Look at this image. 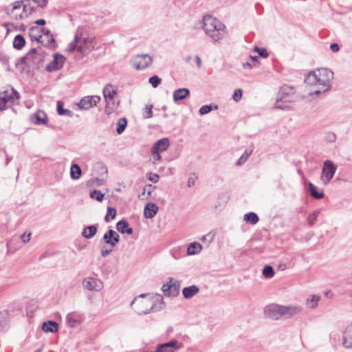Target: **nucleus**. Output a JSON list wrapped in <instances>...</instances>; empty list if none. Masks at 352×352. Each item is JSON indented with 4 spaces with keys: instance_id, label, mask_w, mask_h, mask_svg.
Instances as JSON below:
<instances>
[{
    "instance_id": "nucleus-1",
    "label": "nucleus",
    "mask_w": 352,
    "mask_h": 352,
    "mask_svg": "<svg viewBox=\"0 0 352 352\" xmlns=\"http://www.w3.org/2000/svg\"><path fill=\"white\" fill-rule=\"evenodd\" d=\"M130 306L136 313L142 315L162 310L164 303L160 294L149 296L147 294H142L133 299Z\"/></svg>"
},
{
    "instance_id": "nucleus-2",
    "label": "nucleus",
    "mask_w": 352,
    "mask_h": 352,
    "mask_svg": "<svg viewBox=\"0 0 352 352\" xmlns=\"http://www.w3.org/2000/svg\"><path fill=\"white\" fill-rule=\"evenodd\" d=\"M333 78V72L327 68H320L310 72L305 78V82L309 85H318L320 89L314 94L318 95L331 89V82Z\"/></svg>"
},
{
    "instance_id": "nucleus-3",
    "label": "nucleus",
    "mask_w": 352,
    "mask_h": 352,
    "mask_svg": "<svg viewBox=\"0 0 352 352\" xmlns=\"http://www.w3.org/2000/svg\"><path fill=\"white\" fill-rule=\"evenodd\" d=\"M302 311L300 306H284L278 304H271L265 307V316L272 320H278L281 317L289 318L298 314Z\"/></svg>"
},
{
    "instance_id": "nucleus-4",
    "label": "nucleus",
    "mask_w": 352,
    "mask_h": 352,
    "mask_svg": "<svg viewBox=\"0 0 352 352\" xmlns=\"http://www.w3.org/2000/svg\"><path fill=\"white\" fill-rule=\"evenodd\" d=\"M202 23L205 33L214 41H219L226 36V25L212 16L209 14L204 16Z\"/></svg>"
},
{
    "instance_id": "nucleus-5",
    "label": "nucleus",
    "mask_w": 352,
    "mask_h": 352,
    "mask_svg": "<svg viewBox=\"0 0 352 352\" xmlns=\"http://www.w3.org/2000/svg\"><path fill=\"white\" fill-rule=\"evenodd\" d=\"M297 96L295 88L292 86L284 85L280 87L276 98L275 108L278 109H289V107L287 103L295 102Z\"/></svg>"
},
{
    "instance_id": "nucleus-6",
    "label": "nucleus",
    "mask_w": 352,
    "mask_h": 352,
    "mask_svg": "<svg viewBox=\"0 0 352 352\" xmlns=\"http://www.w3.org/2000/svg\"><path fill=\"white\" fill-rule=\"evenodd\" d=\"M19 97V92L12 87L0 91V111H3L8 107L14 104Z\"/></svg>"
},
{
    "instance_id": "nucleus-7",
    "label": "nucleus",
    "mask_w": 352,
    "mask_h": 352,
    "mask_svg": "<svg viewBox=\"0 0 352 352\" xmlns=\"http://www.w3.org/2000/svg\"><path fill=\"white\" fill-rule=\"evenodd\" d=\"M337 166L329 160H327L323 163L320 179L324 184H327L333 177Z\"/></svg>"
},
{
    "instance_id": "nucleus-8",
    "label": "nucleus",
    "mask_w": 352,
    "mask_h": 352,
    "mask_svg": "<svg viewBox=\"0 0 352 352\" xmlns=\"http://www.w3.org/2000/svg\"><path fill=\"white\" fill-rule=\"evenodd\" d=\"M180 282L169 278L166 283L162 287V290L165 296L175 297L179 294Z\"/></svg>"
},
{
    "instance_id": "nucleus-9",
    "label": "nucleus",
    "mask_w": 352,
    "mask_h": 352,
    "mask_svg": "<svg viewBox=\"0 0 352 352\" xmlns=\"http://www.w3.org/2000/svg\"><path fill=\"white\" fill-rule=\"evenodd\" d=\"M29 52L31 54L30 56L31 67L38 69L42 67L46 55L43 50L41 48L38 50L32 48Z\"/></svg>"
},
{
    "instance_id": "nucleus-10",
    "label": "nucleus",
    "mask_w": 352,
    "mask_h": 352,
    "mask_svg": "<svg viewBox=\"0 0 352 352\" xmlns=\"http://www.w3.org/2000/svg\"><path fill=\"white\" fill-rule=\"evenodd\" d=\"M153 63V58L147 54H138L133 60V67L138 70H142L149 67Z\"/></svg>"
},
{
    "instance_id": "nucleus-11",
    "label": "nucleus",
    "mask_w": 352,
    "mask_h": 352,
    "mask_svg": "<svg viewBox=\"0 0 352 352\" xmlns=\"http://www.w3.org/2000/svg\"><path fill=\"white\" fill-rule=\"evenodd\" d=\"M23 1H18L10 5L6 9V12L11 16V18L19 20L24 18L22 11V3Z\"/></svg>"
},
{
    "instance_id": "nucleus-12",
    "label": "nucleus",
    "mask_w": 352,
    "mask_h": 352,
    "mask_svg": "<svg viewBox=\"0 0 352 352\" xmlns=\"http://www.w3.org/2000/svg\"><path fill=\"white\" fill-rule=\"evenodd\" d=\"M82 286L89 291L99 292L103 288V283L100 279L87 277L83 280Z\"/></svg>"
},
{
    "instance_id": "nucleus-13",
    "label": "nucleus",
    "mask_w": 352,
    "mask_h": 352,
    "mask_svg": "<svg viewBox=\"0 0 352 352\" xmlns=\"http://www.w3.org/2000/svg\"><path fill=\"white\" fill-rule=\"evenodd\" d=\"M78 51L81 54L79 58L87 54L94 48L92 41L89 37L82 39L78 38Z\"/></svg>"
},
{
    "instance_id": "nucleus-14",
    "label": "nucleus",
    "mask_w": 352,
    "mask_h": 352,
    "mask_svg": "<svg viewBox=\"0 0 352 352\" xmlns=\"http://www.w3.org/2000/svg\"><path fill=\"white\" fill-rule=\"evenodd\" d=\"M100 101V97L98 96H85L80 100L78 106L82 109L87 110L96 106Z\"/></svg>"
},
{
    "instance_id": "nucleus-15",
    "label": "nucleus",
    "mask_w": 352,
    "mask_h": 352,
    "mask_svg": "<svg viewBox=\"0 0 352 352\" xmlns=\"http://www.w3.org/2000/svg\"><path fill=\"white\" fill-rule=\"evenodd\" d=\"M65 57L60 54H55L53 60L46 66L47 72H54L61 69L65 63Z\"/></svg>"
},
{
    "instance_id": "nucleus-16",
    "label": "nucleus",
    "mask_w": 352,
    "mask_h": 352,
    "mask_svg": "<svg viewBox=\"0 0 352 352\" xmlns=\"http://www.w3.org/2000/svg\"><path fill=\"white\" fill-rule=\"evenodd\" d=\"M183 344L176 340H173L170 342L161 344L155 352H177L181 349Z\"/></svg>"
},
{
    "instance_id": "nucleus-17",
    "label": "nucleus",
    "mask_w": 352,
    "mask_h": 352,
    "mask_svg": "<svg viewBox=\"0 0 352 352\" xmlns=\"http://www.w3.org/2000/svg\"><path fill=\"white\" fill-rule=\"evenodd\" d=\"M103 241L105 245H109L113 248L120 241V235L113 230L110 229L104 233Z\"/></svg>"
},
{
    "instance_id": "nucleus-18",
    "label": "nucleus",
    "mask_w": 352,
    "mask_h": 352,
    "mask_svg": "<svg viewBox=\"0 0 352 352\" xmlns=\"http://www.w3.org/2000/svg\"><path fill=\"white\" fill-rule=\"evenodd\" d=\"M169 144L168 138H164L157 140L152 147V153L165 151L168 148Z\"/></svg>"
},
{
    "instance_id": "nucleus-19",
    "label": "nucleus",
    "mask_w": 352,
    "mask_h": 352,
    "mask_svg": "<svg viewBox=\"0 0 352 352\" xmlns=\"http://www.w3.org/2000/svg\"><path fill=\"white\" fill-rule=\"evenodd\" d=\"M342 345L346 349L352 348V322L346 327L343 332Z\"/></svg>"
},
{
    "instance_id": "nucleus-20",
    "label": "nucleus",
    "mask_w": 352,
    "mask_h": 352,
    "mask_svg": "<svg viewBox=\"0 0 352 352\" xmlns=\"http://www.w3.org/2000/svg\"><path fill=\"white\" fill-rule=\"evenodd\" d=\"M103 94L107 102L106 111L109 107V100H111L116 94V89L111 85H107L103 89Z\"/></svg>"
},
{
    "instance_id": "nucleus-21",
    "label": "nucleus",
    "mask_w": 352,
    "mask_h": 352,
    "mask_svg": "<svg viewBox=\"0 0 352 352\" xmlns=\"http://www.w3.org/2000/svg\"><path fill=\"white\" fill-rule=\"evenodd\" d=\"M229 200V195L227 192L221 193L218 198L216 204L214 206V210L215 212H219L224 208L226 204Z\"/></svg>"
},
{
    "instance_id": "nucleus-22",
    "label": "nucleus",
    "mask_w": 352,
    "mask_h": 352,
    "mask_svg": "<svg viewBox=\"0 0 352 352\" xmlns=\"http://www.w3.org/2000/svg\"><path fill=\"white\" fill-rule=\"evenodd\" d=\"M158 211V207L155 204H147L144 210V215L146 219H152L155 216Z\"/></svg>"
},
{
    "instance_id": "nucleus-23",
    "label": "nucleus",
    "mask_w": 352,
    "mask_h": 352,
    "mask_svg": "<svg viewBox=\"0 0 352 352\" xmlns=\"http://www.w3.org/2000/svg\"><path fill=\"white\" fill-rule=\"evenodd\" d=\"M116 229L122 234H131L133 232V228L129 227L128 221L125 219H122L117 223Z\"/></svg>"
},
{
    "instance_id": "nucleus-24",
    "label": "nucleus",
    "mask_w": 352,
    "mask_h": 352,
    "mask_svg": "<svg viewBox=\"0 0 352 352\" xmlns=\"http://www.w3.org/2000/svg\"><path fill=\"white\" fill-rule=\"evenodd\" d=\"M32 121L36 124H45L47 121V117L44 111H38L32 116Z\"/></svg>"
},
{
    "instance_id": "nucleus-25",
    "label": "nucleus",
    "mask_w": 352,
    "mask_h": 352,
    "mask_svg": "<svg viewBox=\"0 0 352 352\" xmlns=\"http://www.w3.org/2000/svg\"><path fill=\"white\" fill-rule=\"evenodd\" d=\"M97 230V224L86 226L82 230V236L87 239H90L96 235Z\"/></svg>"
},
{
    "instance_id": "nucleus-26",
    "label": "nucleus",
    "mask_w": 352,
    "mask_h": 352,
    "mask_svg": "<svg viewBox=\"0 0 352 352\" xmlns=\"http://www.w3.org/2000/svg\"><path fill=\"white\" fill-rule=\"evenodd\" d=\"M42 329L45 332L55 333L58 331V324L56 322L48 320L43 322Z\"/></svg>"
},
{
    "instance_id": "nucleus-27",
    "label": "nucleus",
    "mask_w": 352,
    "mask_h": 352,
    "mask_svg": "<svg viewBox=\"0 0 352 352\" xmlns=\"http://www.w3.org/2000/svg\"><path fill=\"white\" fill-rule=\"evenodd\" d=\"M309 192L311 196L316 199H320L324 197L323 191H318L317 187L312 183L308 184Z\"/></svg>"
},
{
    "instance_id": "nucleus-28",
    "label": "nucleus",
    "mask_w": 352,
    "mask_h": 352,
    "mask_svg": "<svg viewBox=\"0 0 352 352\" xmlns=\"http://www.w3.org/2000/svg\"><path fill=\"white\" fill-rule=\"evenodd\" d=\"M29 36L31 38L32 41H36L40 43H43V41L41 40L42 35L40 34V28L36 26H33L30 28L29 30Z\"/></svg>"
},
{
    "instance_id": "nucleus-29",
    "label": "nucleus",
    "mask_w": 352,
    "mask_h": 352,
    "mask_svg": "<svg viewBox=\"0 0 352 352\" xmlns=\"http://www.w3.org/2000/svg\"><path fill=\"white\" fill-rule=\"evenodd\" d=\"M189 95V90L186 88H180L173 92V100L175 101L182 100Z\"/></svg>"
},
{
    "instance_id": "nucleus-30",
    "label": "nucleus",
    "mask_w": 352,
    "mask_h": 352,
    "mask_svg": "<svg viewBox=\"0 0 352 352\" xmlns=\"http://www.w3.org/2000/svg\"><path fill=\"white\" fill-rule=\"evenodd\" d=\"M41 32L48 38L47 42L45 45L47 47H55L56 42L51 31L45 28H40V33Z\"/></svg>"
},
{
    "instance_id": "nucleus-31",
    "label": "nucleus",
    "mask_w": 352,
    "mask_h": 352,
    "mask_svg": "<svg viewBox=\"0 0 352 352\" xmlns=\"http://www.w3.org/2000/svg\"><path fill=\"white\" fill-rule=\"evenodd\" d=\"M182 293L185 298H191L193 296L198 293V287L196 285H192L190 287H184L183 289Z\"/></svg>"
},
{
    "instance_id": "nucleus-32",
    "label": "nucleus",
    "mask_w": 352,
    "mask_h": 352,
    "mask_svg": "<svg viewBox=\"0 0 352 352\" xmlns=\"http://www.w3.org/2000/svg\"><path fill=\"white\" fill-rule=\"evenodd\" d=\"M25 45V40L21 34H18L14 37L13 47L16 50H21Z\"/></svg>"
},
{
    "instance_id": "nucleus-33",
    "label": "nucleus",
    "mask_w": 352,
    "mask_h": 352,
    "mask_svg": "<svg viewBox=\"0 0 352 352\" xmlns=\"http://www.w3.org/2000/svg\"><path fill=\"white\" fill-rule=\"evenodd\" d=\"M81 174L82 170L80 167L76 164H72L70 168L71 177L74 179H78L80 177Z\"/></svg>"
},
{
    "instance_id": "nucleus-34",
    "label": "nucleus",
    "mask_w": 352,
    "mask_h": 352,
    "mask_svg": "<svg viewBox=\"0 0 352 352\" xmlns=\"http://www.w3.org/2000/svg\"><path fill=\"white\" fill-rule=\"evenodd\" d=\"M218 108H219V106L214 103H211L210 104H206V105L202 106L201 108H199V114L205 115V114L210 113L212 110L218 109Z\"/></svg>"
},
{
    "instance_id": "nucleus-35",
    "label": "nucleus",
    "mask_w": 352,
    "mask_h": 352,
    "mask_svg": "<svg viewBox=\"0 0 352 352\" xmlns=\"http://www.w3.org/2000/svg\"><path fill=\"white\" fill-rule=\"evenodd\" d=\"M67 325L70 327H74L79 323V320L77 316L74 313L67 314L66 317Z\"/></svg>"
},
{
    "instance_id": "nucleus-36",
    "label": "nucleus",
    "mask_w": 352,
    "mask_h": 352,
    "mask_svg": "<svg viewBox=\"0 0 352 352\" xmlns=\"http://www.w3.org/2000/svg\"><path fill=\"white\" fill-rule=\"evenodd\" d=\"M57 112L60 116H73V112L72 111L63 108V103L61 101L57 102Z\"/></svg>"
},
{
    "instance_id": "nucleus-37",
    "label": "nucleus",
    "mask_w": 352,
    "mask_h": 352,
    "mask_svg": "<svg viewBox=\"0 0 352 352\" xmlns=\"http://www.w3.org/2000/svg\"><path fill=\"white\" fill-rule=\"evenodd\" d=\"M244 220L247 223L254 225L258 221L259 218L255 212H250L244 215Z\"/></svg>"
},
{
    "instance_id": "nucleus-38",
    "label": "nucleus",
    "mask_w": 352,
    "mask_h": 352,
    "mask_svg": "<svg viewBox=\"0 0 352 352\" xmlns=\"http://www.w3.org/2000/svg\"><path fill=\"white\" fill-rule=\"evenodd\" d=\"M216 232L214 231H210L206 235H204L200 240L203 242L205 246L208 247L209 244L213 241L215 236Z\"/></svg>"
},
{
    "instance_id": "nucleus-39",
    "label": "nucleus",
    "mask_w": 352,
    "mask_h": 352,
    "mask_svg": "<svg viewBox=\"0 0 352 352\" xmlns=\"http://www.w3.org/2000/svg\"><path fill=\"white\" fill-rule=\"evenodd\" d=\"M127 124V120L126 118H122L118 120V121L116 123L117 127H116V131L118 134H122Z\"/></svg>"
},
{
    "instance_id": "nucleus-40",
    "label": "nucleus",
    "mask_w": 352,
    "mask_h": 352,
    "mask_svg": "<svg viewBox=\"0 0 352 352\" xmlns=\"http://www.w3.org/2000/svg\"><path fill=\"white\" fill-rule=\"evenodd\" d=\"M320 213V211L319 210H316L309 214L307 217V222L310 226H314L316 224Z\"/></svg>"
},
{
    "instance_id": "nucleus-41",
    "label": "nucleus",
    "mask_w": 352,
    "mask_h": 352,
    "mask_svg": "<svg viewBox=\"0 0 352 352\" xmlns=\"http://www.w3.org/2000/svg\"><path fill=\"white\" fill-rule=\"evenodd\" d=\"M22 11L25 18L34 12V7L30 6L28 2H25L22 3Z\"/></svg>"
},
{
    "instance_id": "nucleus-42",
    "label": "nucleus",
    "mask_w": 352,
    "mask_h": 352,
    "mask_svg": "<svg viewBox=\"0 0 352 352\" xmlns=\"http://www.w3.org/2000/svg\"><path fill=\"white\" fill-rule=\"evenodd\" d=\"M116 216V210L112 207L107 208V212L104 217V221L106 222H109L111 220L115 219Z\"/></svg>"
},
{
    "instance_id": "nucleus-43",
    "label": "nucleus",
    "mask_w": 352,
    "mask_h": 352,
    "mask_svg": "<svg viewBox=\"0 0 352 352\" xmlns=\"http://www.w3.org/2000/svg\"><path fill=\"white\" fill-rule=\"evenodd\" d=\"M153 186L151 184H148L144 186L143 189V192L141 195H139V198L144 199V198H148L151 195L153 192Z\"/></svg>"
},
{
    "instance_id": "nucleus-44",
    "label": "nucleus",
    "mask_w": 352,
    "mask_h": 352,
    "mask_svg": "<svg viewBox=\"0 0 352 352\" xmlns=\"http://www.w3.org/2000/svg\"><path fill=\"white\" fill-rule=\"evenodd\" d=\"M263 275L266 278H271L274 276V268L271 265H265L263 270Z\"/></svg>"
},
{
    "instance_id": "nucleus-45",
    "label": "nucleus",
    "mask_w": 352,
    "mask_h": 352,
    "mask_svg": "<svg viewBox=\"0 0 352 352\" xmlns=\"http://www.w3.org/2000/svg\"><path fill=\"white\" fill-rule=\"evenodd\" d=\"M252 153V150H248L246 149L243 154L240 157V158L236 162V165L240 166L244 164L246 160L248 159V157L250 156V155Z\"/></svg>"
},
{
    "instance_id": "nucleus-46",
    "label": "nucleus",
    "mask_w": 352,
    "mask_h": 352,
    "mask_svg": "<svg viewBox=\"0 0 352 352\" xmlns=\"http://www.w3.org/2000/svg\"><path fill=\"white\" fill-rule=\"evenodd\" d=\"M104 194L101 192L100 190H94L90 192V197L96 199L98 201H102L104 199Z\"/></svg>"
},
{
    "instance_id": "nucleus-47",
    "label": "nucleus",
    "mask_w": 352,
    "mask_h": 352,
    "mask_svg": "<svg viewBox=\"0 0 352 352\" xmlns=\"http://www.w3.org/2000/svg\"><path fill=\"white\" fill-rule=\"evenodd\" d=\"M153 105L152 104H146L144 109H143V117L146 119L151 118L153 116Z\"/></svg>"
},
{
    "instance_id": "nucleus-48",
    "label": "nucleus",
    "mask_w": 352,
    "mask_h": 352,
    "mask_svg": "<svg viewBox=\"0 0 352 352\" xmlns=\"http://www.w3.org/2000/svg\"><path fill=\"white\" fill-rule=\"evenodd\" d=\"M198 246V243L195 241L193 243H191L189 246L187 248L186 250V254L187 255H195L197 253V252L195 250Z\"/></svg>"
},
{
    "instance_id": "nucleus-49",
    "label": "nucleus",
    "mask_w": 352,
    "mask_h": 352,
    "mask_svg": "<svg viewBox=\"0 0 352 352\" xmlns=\"http://www.w3.org/2000/svg\"><path fill=\"white\" fill-rule=\"evenodd\" d=\"M320 298V297L319 296L314 295L310 299L307 300V303L311 308H315L317 306Z\"/></svg>"
},
{
    "instance_id": "nucleus-50",
    "label": "nucleus",
    "mask_w": 352,
    "mask_h": 352,
    "mask_svg": "<svg viewBox=\"0 0 352 352\" xmlns=\"http://www.w3.org/2000/svg\"><path fill=\"white\" fill-rule=\"evenodd\" d=\"M324 140L327 142H335L336 141V135L331 131L326 133Z\"/></svg>"
},
{
    "instance_id": "nucleus-51",
    "label": "nucleus",
    "mask_w": 352,
    "mask_h": 352,
    "mask_svg": "<svg viewBox=\"0 0 352 352\" xmlns=\"http://www.w3.org/2000/svg\"><path fill=\"white\" fill-rule=\"evenodd\" d=\"M254 51L256 52L258 54V55L263 58H267L269 56V54L265 48L255 47L254 48Z\"/></svg>"
},
{
    "instance_id": "nucleus-52",
    "label": "nucleus",
    "mask_w": 352,
    "mask_h": 352,
    "mask_svg": "<svg viewBox=\"0 0 352 352\" xmlns=\"http://www.w3.org/2000/svg\"><path fill=\"white\" fill-rule=\"evenodd\" d=\"M78 43H79L78 42V36L77 35H76L74 41L73 42H72L71 43H69L67 50L69 52H73L75 50H78Z\"/></svg>"
},
{
    "instance_id": "nucleus-53",
    "label": "nucleus",
    "mask_w": 352,
    "mask_h": 352,
    "mask_svg": "<svg viewBox=\"0 0 352 352\" xmlns=\"http://www.w3.org/2000/svg\"><path fill=\"white\" fill-rule=\"evenodd\" d=\"M148 81L152 85V86L155 88L160 84L161 78L155 75L151 77Z\"/></svg>"
},
{
    "instance_id": "nucleus-54",
    "label": "nucleus",
    "mask_w": 352,
    "mask_h": 352,
    "mask_svg": "<svg viewBox=\"0 0 352 352\" xmlns=\"http://www.w3.org/2000/svg\"><path fill=\"white\" fill-rule=\"evenodd\" d=\"M243 91L241 89H235L232 95V98L234 101L239 102L242 98Z\"/></svg>"
},
{
    "instance_id": "nucleus-55",
    "label": "nucleus",
    "mask_w": 352,
    "mask_h": 352,
    "mask_svg": "<svg viewBox=\"0 0 352 352\" xmlns=\"http://www.w3.org/2000/svg\"><path fill=\"white\" fill-rule=\"evenodd\" d=\"M146 178L153 183H157L159 181L160 177L156 173H148L146 174Z\"/></svg>"
},
{
    "instance_id": "nucleus-56",
    "label": "nucleus",
    "mask_w": 352,
    "mask_h": 352,
    "mask_svg": "<svg viewBox=\"0 0 352 352\" xmlns=\"http://www.w3.org/2000/svg\"><path fill=\"white\" fill-rule=\"evenodd\" d=\"M30 52H28L25 56H23L20 58V62L22 64L26 65L27 66L31 67L30 60Z\"/></svg>"
},
{
    "instance_id": "nucleus-57",
    "label": "nucleus",
    "mask_w": 352,
    "mask_h": 352,
    "mask_svg": "<svg viewBox=\"0 0 352 352\" xmlns=\"http://www.w3.org/2000/svg\"><path fill=\"white\" fill-rule=\"evenodd\" d=\"M23 3L28 2L30 6L34 7V11L37 8L41 7V3L38 0H23Z\"/></svg>"
},
{
    "instance_id": "nucleus-58",
    "label": "nucleus",
    "mask_w": 352,
    "mask_h": 352,
    "mask_svg": "<svg viewBox=\"0 0 352 352\" xmlns=\"http://www.w3.org/2000/svg\"><path fill=\"white\" fill-rule=\"evenodd\" d=\"M195 173L192 174L188 179V186L191 187L195 185V179H197Z\"/></svg>"
},
{
    "instance_id": "nucleus-59",
    "label": "nucleus",
    "mask_w": 352,
    "mask_h": 352,
    "mask_svg": "<svg viewBox=\"0 0 352 352\" xmlns=\"http://www.w3.org/2000/svg\"><path fill=\"white\" fill-rule=\"evenodd\" d=\"M153 155V162L154 164H158V162L161 160V155L160 153H152Z\"/></svg>"
},
{
    "instance_id": "nucleus-60",
    "label": "nucleus",
    "mask_w": 352,
    "mask_h": 352,
    "mask_svg": "<svg viewBox=\"0 0 352 352\" xmlns=\"http://www.w3.org/2000/svg\"><path fill=\"white\" fill-rule=\"evenodd\" d=\"M112 252V248L110 249H102L101 250V256L102 257L107 256Z\"/></svg>"
},
{
    "instance_id": "nucleus-61",
    "label": "nucleus",
    "mask_w": 352,
    "mask_h": 352,
    "mask_svg": "<svg viewBox=\"0 0 352 352\" xmlns=\"http://www.w3.org/2000/svg\"><path fill=\"white\" fill-rule=\"evenodd\" d=\"M330 49L332 52H336L339 51L340 47L338 43H333L330 45Z\"/></svg>"
},
{
    "instance_id": "nucleus-62",
    "label": "nucleus",
    "mask_w": 352,
    "mask_h": 352,
    "mask_svg": "<svg viewBox=\"0 0 352 352\" xmlns=\"http://www.w3.org/2000/svg\"><path fill=\"white\" fill-rule=\"evenodd\" d=\"M30 237L31 233H29L27 235L25 234L21 235V239L24 243L28 242L30 240Z\"/></svg>"
},
{
    "instance_id": "nucleus-63",
    "label": "nucleus",
    "mask_w": 352,
    "mask_h": 352,
    "mask_svg": "<svg viewBox=\"0 0 352 352\" xmlns=\"http://www.w3.org/2000/svg\"><path fill=\"white\" fill-rule=\"evenodd\" d=\"M35 23H36V25H45L46 21H45V20H44V19H37V20L35 21Z\"/></svg>"
},
{
    "instance_id": "nucleus-64",
    "label": "nucleus",
    "mask_w": 352,
    "mask_h": 352,
    "mask_svg": "<svg viewBox=\"0 0 352 352\" xmlns=\"http://www.w3.org/2000/svg\"><path fill=\"white\" fill-rule=\"evenodd\" d=\"M172 255L175 259H179L180 258V255L178 254L177 250H174L172 252Z\"/></svg>"
}]
</instances>
